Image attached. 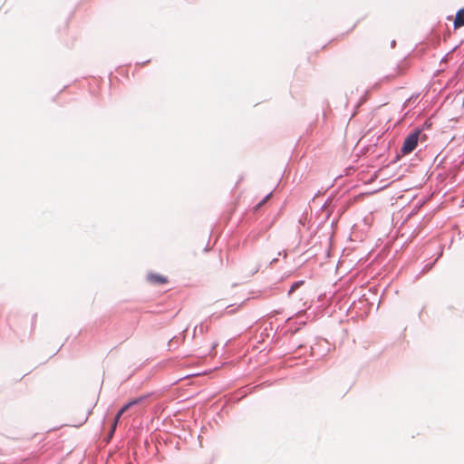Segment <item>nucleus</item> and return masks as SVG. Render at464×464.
<instances>
[{
	"mask_svg": "<svg viewBox=\"0 0 464 464\" xmlns=\"http://www.w3.org/2000/svg\"><path fill=\"white\" fill-rule=\"evenodd\" d=\"M271 194L267 195L266 198H264V199L262 201H260L256 207H255V211H256L259 208H261V206H263L267 200L268 198H270Z\"/></svg>",
	"mask_w": 464,
	"mask_h": 464,
	"instance_id": "6",
	"label": "nucleus"
},
{
	"mask_svg": "<svg viewBox=\"0 0 464 464\" xmlns=\"http://www.w3.org/2000/svg\"><path fill=\"white\" fill-rule=\"evenodd\" d=\"M148 280L154 285H164L168 282L166 276L158 274H150L148 275Z\"/></svg>",
	"mask_w": 464,
	"mask_h": 464,
	"instance_id": "4",
	"label": "nucleus"
},
{
	"mask_svg": "<svg viewBox=\"0 0 464 464\" xmlns=\"http://www.w3.org/2000/svg\"><path fill=\"white\" fill-rule=\"evenodd\" d=\"M464 26V7L459 10L454 19V27L459 28Z\"/></svg>",
	"mask_w": 464,
	"mask_h": 464,
	"instance_id": "5",
	"label": "nucleus"
},
{
	"mask_svg": "<svg viewBox=\"0 0 464 464\" xmlns=\"http://www.w3.org/2000/svg\"><path fill=\"white\" fill-rule=\"evenodd\" d=\"M149 398V395H142V396H140L138 398H135L131 401H130L128 403H126L120 411L119 412L117 413V415L115 416V419H114V422L112 424V428H111V431L113 432L116 429V426H117V423L121 418V416L125 412L127 411L130 408H131L132 406H135V405H139V404H141L145 400H147Z\"/></svg>",
	"mask_w": 464,
	"mask_h": 464,
	"instance_id": "2",
	"label": "nucleus"
},
{
	"mask_svg": "<svg viewBox=\"0 0 464 464\" xmlns=\"http://www.w3.org/2000/svg\"><path fill=\"white\" fill-rule=\"evenodd\" d=\"M303 281L295 282L289 290V295H291L296 288H298L301 285H303Z\"/></svg>",
	"mask_w": 464,
	"mask_h": 464,
	"instance_id": "7",
	"label": "nucleus"
},
{
	"mask_svg": "<svg viewBox=\"0 0 464 464\" xmlns=\"http://www.w3.org/2000/svg\"><path fill=\"white\" fill-rule=\"evenodd\" d=\"M149 398V395H142V396H140L138 398H135L131 401H130L128 403H126L120 411L119 412L117 413V415L115 416V419H114V422L112 424V428H111V431L113 432L116 429V426H117V423L121 418V416L125 412L127 411L130 408H131L132 406H135V405H139V404H141L145 400H147Z\"/></svg>",
	"mask_w": 464,
	"mask_h": 464,
	"instance_id": "3",
	"label": "nucleus"
},
{
	"mask_svg": "<svg viewBox=\"0 0 464 464\" xmlns=\"http://www.w3.org/2000/svg\"><path fill=\"white\" fill-rule=\"evenodd\" d=\"M420 135V130H416L405 138L404 142L401 147V151L403 155L410 154L411 152H412L415 150V148L418 145Z\"/></svg>",
	"mask_w": 464,
	"mask_h": 464,
	"instance_id": "1",
	"label": "nucleus"
}]
</instances>
